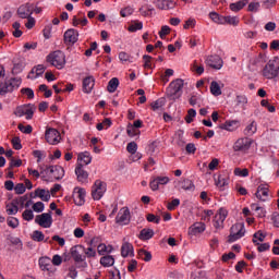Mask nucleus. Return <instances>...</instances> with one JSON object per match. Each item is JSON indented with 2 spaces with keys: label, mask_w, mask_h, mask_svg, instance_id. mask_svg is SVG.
I'll list each match as a JSON object with an SVG mask.
<instances>
[{
  "label": "nucleus",
  "mask_w": 279,
  "mask_h": 279,
  "mask_svg": "<svg viewBox=\"0 0 279 279\" xmlns=\"http://www.w3.org/2000/svg\"><path fill=\"white\" fill-rule=\"evenodd\" d=\"M134 14V8L132 7H126L124 9H121L120 15L125 19L126 16H132Z\"/></svg>",
  "instance_id": "57"
},
{
  "label": "nucleus",
  "mask_w": 279,
  "mask_h": 279,
  "mask_svg": "<svg viewBox=\"0 0 279 279\" xmlns=\"http://www.w3.org/2000/svg\"><path fill=\"white\" fill-rule=\"evenodd\" d=\"M45 138L49 145H58V143L61 141L60 132L56 129H47Z\"/></svg>",
  "instance_id": "13"
},
{
  "label": "nucleus",
  "mask_w": 279,
  "mask_h": 279,
  "mask_svg": "<svg viewBox=\"0 0 279 279\" xmlns=\"http://www.w3.org/2000/svg\"><path fill=\"white\" fill-rule=\"evenodd\" d=\"M184 88V80L177 78L172 81L167 88V97L171 101H175L182 97V89Z\"/></svg>",
  "instance_id": "2"
},
{
  "label": "nucleus",
  "mask_w": 279,
  "mask_h": 279,
  "mask_svg": "<svg viewBox=\"0 0 279 279\" xmlns=\"http://www.w3.org/2000/svg\"><path fill=\"white\" fill-rule=\"evenodd\" d=\"M215 180V185L218 189H223V186H228V182H230V178L225 174H218L217 177L214 178Z\"/></svg>",
  "instance_id": "28"
},
{
  "label": "nucleus",
  "mask_w": 279,
  "mask_h": 279,
  "mask_svg": "<svg viewBox=\"0 0 279 279\" xmlns=\"http://www.w3.org/2000/svg\"><path fill=\"white\" fill-rule=\"evenodd\" d=\"M258 124H256V121H252L246 128H245V134L246 136H254V133L257 132Z\"/></svg>",
  "instance_id": "40"
},
{
  "label": "nucleus",
  "mask_w": 279,
  "mask_h": 279,
  "mask_svg": "<svg viewBox=\"0 0 279 279\" xmlns=\"http://www.w3.org/2000/svg\"><path fill=\"white\" fill-rule=\"evenodd\" d=\"M82 252H84V246L82 245H74L71 247L70 254L75 263H83V260L86 259L82 256Z\"/></svg>",
  "instance_id": "20"
},
{
  "label": "nucleus",
  "mask_w": 279,
  "mask_h": 279,
  "mask_svg": "<svg viewBox=\"0 0 279 279\" xmlns=\"http://www.w3.org/2000/svg\"><path fill=\"white\" fill-rule=\"evenodd\" d=\"M13 36L14 38H21L23 36V32L21 31V23L14 22L13 23Z\"/></svg>",
  "instance_id": "54"
},
{
  "label": "nucleus",
  "mask_w": 279,
  "mask_h": 279,
  "mask_svg": "<svg viewBox=\"0 0 279 279\" xmlns=\"http://www.w3.org/2000/svg\"><path fill=\"white\" fill-rule=\"evenodd\" d=\"M34 213H43L45 210V203L37 202L32 206Z\"/></svg>",
  "instance_id": "61"
},
{
  "label": "nucleus",
  "mask_w": 279,
  "mask_h": 279,
  "mask_svg": "<svg viewBox=\"0 0 279 279\" xmlns=\"http://www.w3.org/2000/svg\"><path fill=\"white\" fill-rule=\"evenodd\" d=\"M251 209L254 210V213H256L257 217L259 218L265 217V215L267 214V211H265V208L258 206V204H252Z\"/></svg>",
  "instance_id": "48"
},
{
  "label": "nucleus",
  "mask_w": 279,
  "mask_h": 279,
  "mask_svg": "<svg viewBox=\"0 0 279 279\" xmlns=\"http://www.w3.org/2000/svg\"><path fill=\"white\" fill-rule=\"evenodd\" d=\"M72 25L74 27H77V25H82V27H86V25H88V20L86 17H84L82 20V19L74 15L73 19H72Z\"/></svg>",
  "instance_id": "50"
},
{
  "label": "nucleus",
  "mask_w": 279,
  "mask_h": 279,
  "mask_svg": "<svg viewBox=\"0 0 279 279\" xmlns=\"http://www.w3.org/2000/svg\"><path fill=\"white\" fill-rule=\"evenodd\" d=\"M113 250L114 248L112 247V245L99 244L97 246V252L99 256H104L105 254H112Z\"/></svg>",
  "instance_id": "35"
},
{
  "label": "nucleus",
  "mask_w": 279,
  "mask_h": 279,
  "mask_svg": "<svg viewBox=\"0 0 279 279\" xmlns=\"http://www.w3.org/2000/svg\"><path fill=\"white\" fill-rule=\"evenodd\" d=\"M35 112H36V106L32 104L19 106L14 110L15 117H25L27 121H31V119H34Z\"/></svg>",
  "instance_id": "6"
},
{
  "label": "nucleus",
  "mask_w": 279,
  "mask_h": 279,
  "mask_svg": "<svg viewBox=\"0 0 279 279\" xmlns=\"http://www.w3.org/2000/svg\"><path fill=\"white\" fill-rule=\"evenodd\" d=\"M263 75L266 80H274L279 77V58L275 57L270 59L263 70Z\"/></svg>",
  "instance_id": "3"
},
{
  "label": "nucleus",
  "mask_w": 279,
  "mask_h": 279,
  "mask_svg": "<svg viewBox=\"0 0 279 279\" xmlns=\"http://www.w3.org/2000/svg\"><path fill=\"white\" fill-rule=\"evenodd\" d=\"M47 171L53 180H62L64 178V168L60 166H50L47 168Z\"/></svg>",
  "instance_id": "21"
},
{
  "label": "nucleus",
  "mask_w": 279,
  "mask_h": 279,
  "mask_svg": "<svg viewBox=\"0 0 279 279\" xmlns=\"http://www.w3.org/2000/svg\"><path fill=\"white\" fill-rule=\"evenodd\" d=\"M165 104H167L165 98H159L150 104V108L154 111L162 110V108H165Z\"/></svg>",
  "instance_id": "41"
},
{
  "label": "nucleus",
  "mask_w": 279,
  "mask_h": 279,
  "mask_svg": "<svg viewBox=\"0 0 279 279\" xmlns=\"http://www.w3.org/2000/svg\"><path fill=\"white\" fill-rule=\"evenodd\" d=\"M83 252L87 258H95V256H97V251H95L93 247L85 248L83 246Z\"/></svg>",
  "instance_id": "58"
},
{
  "label": "nucleus",
  "mask_w": 279,
  "mask_h": 279,
  "mask_svg": "<svg viewBox=\"0 0 279 279\" xmlns=\"http://www.w3.org/2000/svg\"><path fill=\"white\" fill-rule=\"evenodd\" d=\"M137 149H138V145L136 144V142H131V143H129L128 146H126V150H128L129 154H131V155L136 154Z\"/></svg>",
  "instance_id": "60"
},
{
  "label": "nucleus",
  "mask_w": 279,
  "mask_h": 279,
  "mask_svg": "<svg viewBox=\"0 0 279 279\" xmlns=\"http://www.w3.org/2000/svg\"><path fill=\"white\" fill-rule=\"evenodd\" d=\"M143 29V22H134L129 26V32H138Z\"/></svg>",
  "instance_id": "62"
},
{
  "label": "nucleus",
  "mask_w": 279,
  "mask_h": 279,
  "mask_svg": "<svg viewBox=\"0 0 279 279\" xmlns=\"http://www.w3.org/2000/svg\"><path fill=\"white\" fill-rule=\"evenodd\" d=\"M255 197H257L259 202H267L269 199V186L265 184L258 185Z\"/></svg>",
  "instance_id": "19"
},
{
  "label": "nucleus",
  "mask_w": 279,
  "mask_h": 279,
  "mask_svg": "<svg viewBox=\"0 0 279 279\" xmlns=\"http://www.w3.org/2000/svg\"><path fill=\"white\" fill-rule=\"evenodd\" d=\"M46 61L54 69L62 70L66 66V54L62 50H56L46 57Z\"/></svg>",
  "instance_id": "1"
},
{
  "label": "nucleus",
  "mask_w": 279,
  "mask_h": 279,
  "mask_svg": "<svg viewBox=\"0 0 279 279\" xmlns=\"http://www.w3.org/2000/svg\"><path fill=\"white\" fill-rule=\"evenodd\" d=\"M210 93L214 95V97H219V95H221V86H219L217 81H213L210 83Z\"/></svg>",
  "instance_id": "43"
},
{
  "label": "nucleus",
  "mask_w": 279,
  "mask_h": 279,
  "mask_svg": "<svg viewBox=\"0 0 279 279\" xmlns=\"http://www.w3.org/2000/svg\"><path fill=\"white\" fill-rule=\"evenodd\" d=\"M39 269L48 275L56 274V267L53 266L49 256H43L38 260Z\"/></svg>",
  "instance_id": "11"
},
{
  "label": "nucleus",
  "mask_w": 279,
  "mask_h": 279,
  "mask_svg": "<svg viewBox=\"0 0 279 279\" xmlns=\"http://www.w3.org/2000/svg\"><path fill=\"white\" fill-rule=\"evenodd\" d=\"M32 239H33V241L40 243V242L45 241V233H43V231L35 230L32 233Z\"/></svg>",
  "instance_id": "51"
},
{
  "label": "nucleus",
  "mask_w": 279,
  "mask_h": 279,
  "mask_svg": "<svg viewBox=\"0 0 279 279\" xmlns=\"http://www.w3.org/2000/svg\"><path fill=\"white\" fill-rule=\"evenodd\" d=\"M14 82H16V80L14 78L2 82L0 84V95H7V93H12L14 90Z\"/></svg>",
  "instance_id": "26"
},
{
  "label": "nucleus",
  "mask_w": 279,
  "mask_h": 279,
  "mask_svg": "<svg viewBox=\"0 0 279 279\" xmlns=\"http://www.w3.org/2000/svg\"><path fill=\"white\" fill-rule=\"evenodd\" d=\"M34 14V3H24L17 8L20 19H29Z\"/></svg>",
  "instance_id": "14"
},
{
  "label": "nucleus",
  "mask_w": 279,
  "mask_h": 279,
  "mask_svg": "<svg viewBox=\"0 0 279 279\" xmlns=\"http://www.w3.org/2000/svg\"><path fill=\"white\" fill-rule=\"evenodd\" d=\"M228 219V209L220 208L217 210L213 223L216 230H223V222Z\"/></svg>",
  "instance_id": "8"
},
{
  "label": "nucleus",
  "mask_w": 279,
  "mask_h": 279,
  "mask_svg": "<svg viewBox=\"0 0 279 279\" xmlns=\"http://www.w3.org/2000/svg\"><path fill=\"white\" fill-rule=\"evenodd\" d=\"M247 5V0H240L235 3L230 4V10L232 12H240V10H243Z\"/></svg>",
  "instance_id": "36"
},
{
  "label": "nucleus",
  "mask_w": 279,
  "mask_h": 279,
  "mask_svg": "<svg viewBox=\"0 0 279 279\" xmlns=\"http://www.w3.org/2000/svg\"><path fill=\"white\" fill-rule=\"evenodd\" d=\"M126 134L131 138H134V136H140L141 135V130L135 129V126H133L132 124H128Z\"/></svg>",
  "instance_id": "46"
},
{
  "label": "nucleus",
  "mask_w": 279,
  "mask_h": 279,
  "mask_svg": "<svg viewBox=\"0 0 279 279\" xmlns=\"http://www.w3.org/2000/svg\"><path fill=\"white\" fill-rule=\"evenodd\" d=\"M121 256L123 258L134 256V245H132V243H130V241H128V238H124L122 240Z\"/></svg>",
  "instance_id": "17"
},
{
  "label": "nucleus",
  "mask_w": 279,
  "mask_h": 279,
  "mask_svg": "<svg viewBox=\"0 0 279 279\" xmlns=\"http://www.w3.org/2000/svg\"><path fill=\"white\" fill-rule=\"evenodd\" d=\"M100 265L102 267H112L114 265V257L112 255L102 256L100 258Z\"/></svg>",
  "instance_id": "38"
},
{
  "label": "nucleus",
  "mask_w": 279,
  "mask_h": 279,
  "mask_svg": "<svg viewBox=\"0 0 279 279\" xmlns=\"http://www.w3.org/2000/svg\"><path fill=\"white\" fill-rule=\"evenodd\" d=\"M191 71L195 73L196 75H202L204 73V64H202L198 61H194L191 64Z\"/></svg>",
  "instance_id": "37"
},
{
  "label": "nucleus",
  "mask_w": 279,
  "mask_h": 279,
  "mask_svg": "<svg viewBox=\"0 0 279 279\" xmlns=\"http://www.w3.org/2000/svg\"><path fill=\"white\" fill-rule=\"evenodd\" d=\"M239 125H241V123L238 120L228 121L225 123V130L234 132V130H239Z\"/></svg>",
  "instance_id": "39"
},
{
  "label": "nucleus",
  "mask_w": 279,
  "mask_h": 279,
  "mask_svg": "<svg viewBox=\"0 0 279 279\" xmlns=\"http://www.w3.org/2000/svg\"><path fill=\"white\" fill-rule=\"evenodd\" d=\"M25 199L23 197L19 199H13L10 203H7L5 205V213L7 215H16L19 213V204H23Z\"/></svg>",
  "instance_id": "18"
},
{
  "label": "nucleus",
  "mask_w": 279,
  "mask_h": 279,
  "mask_svg": "<svg viewBox=\"0 0 279 279\" xmlns=\"http://www.w3.org/2000/svg\"><path fill=\"white\" fill-rule=\"evenodd\" d=\"M35 223L40 226V228H51V226H53V217L51 216V211L37 215L35 217Z\"/></svg>",
  "instance_id": "9"
},
{
  "label": "nucleus",
  "mask_w": 279,
  "mask_h": 279,
  "mask_svg": "<svg viewBox=\"0 0 279 279\" xmlns=\"http://www.w3.org/2000/svg\"><path fill=\"white\" fill-rule=\"evenodd\" d=\"M143 60H144V69H151V60H153L151 56L144 54Z\"/></svg>",
  "instance_id": "64"
},
{
  "label": "nucleus",
  "mask_w": 279,
  "mask_h": 279,
  "mask_svg": "<svg viewBox=\"0 0 279 279\" xmlns=\"http://www.w3.org/2000/svg\"><path fill=\"white\" fill-rule=\"evenodd\" d=\"M93 88H95V78L93 76H87L83 81V90L84 93H92Z\"/></svg>",
  "instance_id": "30"
},
{
  "label": "nucleus",
  "mask_w": 279,
  "mask_h": 279,
  "mask_svg": "<svg viewBox=\"0 0 279 279\" xmlns=\"http://www.w3.org/2000/svg\"><path fill=\"white\" fill-rule=\"evenodd\" d=\"M46 66L43 64H39L32 69V71L28 74V80H37V77H40L46 71Z\"/></svg>",
  "instance_id": "27"
},
{
  "label": "nucleus",
  "mask_w": 279,
  "mask_h": 279,
  "mask_svg": "<svg viewBox=\"0 0 279 279\" xmlns=\"http://www.w3.org/2000/svg\"><path fill=\"white\" fill-rule=\"evenodd\" d=\"M117 88H119V78L113 77L109 81L107 90L109 93H114L117 90Z\"/></svg>",
  "instance_id": "45"
},
{
  "label": "nucleus",
  "mask_w": 279,
  "mask_h": 279,
  "mask_svg": "<svg viewBox=\"0 0 279 279\" xmlns=\"http://www.w3.org/2000/svg\"><path fill=\"white\" fill-rule=\"evenodd\" d=\"M22 219L24 221H33L34 220V211L32 209H26L22 214Z\"/></svg>",
  "instance_id": "56"
},
{
  "label": "nucleus",
  "mask_w": 279,
  "mask_h": 279,
  "mask_svg": "<svg viewBox=\"0 0 279 279\" xmlns=\"http://www.w3.org/2000/svg\"><path fill=\"white\" fill-rule=\"evenodd\" d=\"M78 38H80V33L74 28H70L64 33L65 43H71L72 45H75V41Z\"/></svg>",
  "instance_id": "25"
},
{
  "label": "nucleus",
  "mask_w": 279,
  "mask_h": 279,
  "mask_svg": "<svg viewBox=\"0 0 279 279\" xmlns=\"http://www.w3.org/2000/svg\"><path fill=\"white\" fill-rule=\"evenodd\" d=\"M263 241H265V234L263 233V231H257L256 233H254L253 243L259 245V243H263Z\"/></svg>",
  "instance_id": "52"
},
{
  "label": "nucleus",
  "mask_w": 279,
  "mask_h": 279,
  "mask_svg": "<svg viewBox=\"0 0 279 279\" xmlns=\"http://www.w3.org/2000/svg\"><path fill=\"white\" fill-rule=\"evenodd\" d=\"M205 63L207 66H210V69H215L216 71H219L223 68V59H221L219 56L207 57Z\"/></svg>",
  "instance_id": "15"
},
{
  "label": "nucleus",
  "mask_w": 279,
  "mask_h": 279,
  "mask_svg": "<svg viewBox=\"0 0 279 279\" xmlns=\"http://www.w3.org/2000/svg\"><path fill=\"white\" fill-rule=\"evenodd\" d=\"M235 106H239V108H242L243 110H245V106H247V96L245 95L236 96Z\"/></svg>",
  "instance_id": "44"
},
{
  "label": "nucleus",
  "mask_w": 279,
  "mask_h": 279,
  "mask_svg": "<svg viewBox=\"0 0 279 279\" xmlns=\"http://www.w3.org/2000/svg\"><path fill=\"white\" fill-rule=\"evenodd\" d=\"M209 19H211L214 23H217V25H226V16L220 15L217 12L209 13Z\"/></svg>",
  "instance_id": "33"
},
{
  "label": "nucleus",
  "mask_w": 279,
  "mask_h": 279,
  "mask_svg": "<svg viewBox=\"0 0 279 279\" xmlns=\"http://www.w3.org/2000/svg\"><path fill=\"white\" fill-rule=\"evenodd\" d=\"M23 69H25V59L14 60L13 73H22Z\"/></svg>",
  "instance_id": "42"
},
{
  "label": "nucleus",
  "mask_w": 279,
  "mask_h": 279,
  "mask_svg": "<svg viewBox=\"0 0 279 279\" xmlns=\"http://www.w3.org/2000/svg\"><path fill=\"white\" fill-rule=\"evenodd\" d=\"M131 220L132 215L130 214V208L122 207L116 217V223H119V226H128Z\"/></svg>",
  "instance_id": "10"
},
{
  "label": "nucleus",
  "mask_w": 279,
  "mask_h": 279,
  "mask_svg": "<svg viewBox=\"0 0 279 279\" xmlns=\"http://www.w3.org/2000/svg\"><path fill=\"white\" fill-rule=\"evenodd\" d=\"M233 173L239 178H247V175H250V170H247V168H244V169L235 168Z\"/></svg>",
  "instance_id": "53"
},
{
  "label": "nucleus",
  "mask_w": 279,
  "mask_h": 279,
  "mask_svg": "<svg viewBox=\"0 0 279 279\" xmlns=\"http://www.w3.org/2000/svg\"><path fill=\"white\" fill-rule=\"evenodd\" d=\"M17 130H20L22 134H32V132H34V128H32V125L29 124L27 125L19 124Z\"/></svg>",
  "instance_id": "55"
},
{
  "label": "nucleus",
  "mask_w": 279,
  "mask_h": 279,
  "mask_svg": "<svg viewBox=\"0 0 279 279\" xmlns=\"http://www.w3.org/2000/svg\"><path fill=\"white\" fill-rule=\"evenodd\" d=\"M72 197L76 206H84V204H86V190L83 187H74Z\"/></svg>",
  "instance_id": "12"
},
{
  "label": "nucleus",
  "mask_w": 279,
  "mask_h": 279,
  "mask_svg": "<svg viewBox=\"0 0 279 279\" xmlns=\"http://www.w3.org/2000/svg\"><path fill=\"white\" fill-rule=\"evenodd\" d=\"M36 197H39L41 202H49L51 199V192L45 189L35 190Z\"/></svg>",
  "instance_id": "29"
},
{
  "label": "nucleus",
  "mask_w": 279,
  "mask_h": 279,
  "mask_svg": "<svg viewBox=\"0 0 279 279\" xmlns=\"http://www.w3.org/2000/svg\"><path fill=\"white\" fill-rule=\"evenodd\" d=\"M154 238V231L151 229H142L138 235L141 241H149V239Z\"/></svg>",
  "instance_id": "34"
},
{
  "label": "nucleus",
  "mask_w": 279,
  "mask_h": 279,
  "mask_svg": "<svg viewBox=\"0 0 279 279\" xmlns=\"http://www.w3.org/2000/svg\"><path fill=\"white\" fill-rule=\"evenodd\" d=\"M7 226H9V228H12L13 230H16V228H19V226H21V222L19 221V218H16V217H8Z\"/></svg>",
  "instance_id": "47"
},
{
  "label": "nucleus",
  "mask_w": 279,
  "mask_h": 279,
  "mask_svg": "<svg viewBox=\"0 0 279 279\" xmlns=\"http://www.w3.org/2000/svg\"><path fill=\"white\" fill-rule=\"evenodd\" d=\"M106 191H108V184L105 181L96 180L92 186V197L96 202H99L104 195H106Z\"/></svg>",
  "instance_id": "5"
},
{
  "label": "nucleus",
  "mask_w": 279,
  "mask_h": 279,
  "mask_svg": "<svg viewBox=\"0 0 279 279\" xmlns=\"http://www.w3.org/2000/svg\"><path fill=\"white\" fill-rule=\"evenodd\" d=\"M90 162H93L90 153L84 151L77 155V167H86V165H90Z\"/></svg>",
  "instance_id": "23"
},
{
  "label": "nucleus",
  "mask_w": 279,
  "mask_h": 279,
  "mask_svg": "<svg viewBox=\"0 0 279 279\" xmlns=\"http://www.w3.org/2000/svg\"><path fill=\"white\" fill-rule=\"evenodd\" d=\"M75 174L77 177V182L81 184H88V172L84 170L82 166H76Z\"/></svg>",
  "instance_id": "24"
},
{
  "label": "nucleus",
  "mask_w": 279,
  "mask_h": 279,
  "mask_svg": "<svg viewBox=\"0 0 279 279\" xmlns=\"http://www.w3.org/2000/svg\"><path fill=\"white\" fill-rule=\"evenodd\" d=\"M157 8L159 10H173L175 3L172 0H159L157 2Z\"/></svg>",
  "instance_id": "31"
},
{
  "label": "nucleus",
  "mask_w": 279,
  "mask_h": 279,
  "mask_svg": "<svg viewBox=\"0 0 279 279\" xmlns=\"http://www.w3.org/2000/svg\"><path fill=\"white\" fill-rule=\"evenodd\" d=\"M178 189H182L183 191H193V189H195V185L193 184V181L185 179L178 182Z\"/></svg>",
  "instance_id": "32"
},
{
  "label": "nucleus",
  "mask_w": 279,
  "mask_h": 279,
  "mask_svg": "<svg viewBox=\"0 0 279 279\" xmlns=\"http://www.w3.org/2000/svg\"><path fill=\"white\" fill-rule=\"evenodd\" d=\"M240 20L239 16H225V25H232L233 27H236L239 25Z\"/></svg>",
  "instance_id": "49"
},
{
  "label": "nucleus",
  "mask_w": 279,
  "mask_h": 279,
  "mask_svg": "<svg viewBox=\"0 0 279 279\" xmlns=\"http://www.w3.org/2000/svg\"><path fill=\"white\" fill-rule=\"evenodd\" d=\"M11 143L13 148H15L16 150L23 149V145L21 144V137H13Z\"/></svg>",
  "instance_id": "63"
},
{
  "label": "nucleus",
  "mask_w": 279,
  "mask_h": 279,
  "mask_svg": "<svg viewBox=\"0 0 279 279\" xmlns=\"http://www.w3.org/2000/svg\"><path fill=\"white\" fill-rule=\"evenodd\" d=\"M206 231V225L204 222H195L189 228L190 236H197L202 232Z\"/></svg>",
  "instance_id": "22"
},
{
  "label": "nucleus",
  "mask_w": 279,
  "mask_h": 279,
  "mask_svg": "<svg viewBox=\"0 0 279 279\" xmlns=\"http://www.w3.org/2000/svg\"><path fill=\"white\" fill-rule=\"evenodd\" d=\"M171 180L169 177H156L149 182V187L151 191H158L160 186H165L166 184H169Z\"/></svg>",
  "instance_id": "16"
},
{
  "label": "nucleus",
  "mask_w": 279,
  "mask_h": 279,
  "mask_svg": "<svg viewBox=\"0 0 279 279\" xmlns=\"http://www.w3.org/2000/svg\"><path fill=\"white\" fill-rule=\"evenodd\" d=\"M243 236H245V225L243 222H236L230 229L228 243H234L239 239H243Z\"/></svg>",
  "instance_id": "4"
},
{
  "label": "nucleus",
  "mask_w": 279,
  "mask_h": 279,
  "mask_svg": "<svg viewBox=\"0 0 279 279\" xmlns=\"http://www.w3.org/2000/svg\"><path fill=\"white\" fill-rule=\"evenodd\" d=\"M195 117H197V111H195V109H190L185 117L186 123H193V119H195Z\"/></svg>",
  "instance_id": "59"
},
{
  "label": "nucleus",
  "mask_w": 279,
  "mask_h": 279,
  "mask_svg": "<svg viewBox=\"0 0 279 279\" xmlns=\"http://www.w3.org/2000/svg\"><path fill=\"white\" fill-rule=\"evenodd\" d=\"M254 145V140L250 137H242L236 140V142L233 145L234 151H241L242 154H247L250 151V147Z\"/></svg>",
  "instance_id": "7"
}]
</instances>
